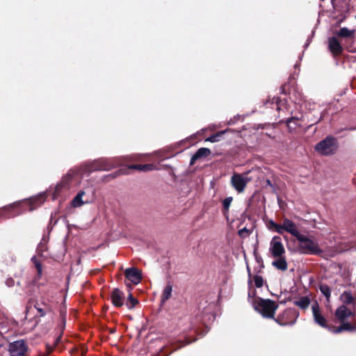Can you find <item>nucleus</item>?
<instances>
[{"label":"nucleus","mask_w":356,"mask_h":356,"mask_svg":"<svg viewBox=\"0 0 356 356\" xmlns=\"http://www.w3.org/2000/svg\"><path fill=\"white\" fill-rule=\"evenodd\" d=\"M42 197H35L6 205L0 208V217L3 218L16 217L23 213L26 207H29L30 211H32L42 204Z\"/></svg>","instance_id":"f257e3e1"},{"label":"nucleus","mask_w":356,"mask_h":356,"mask_svg":"<svg viewBox=\"0 0 356 356\" xmlns=\"http://www.w3.org/2000/svg\"><path fill=\"white\" fill-rule=\"evenodd\" d=\"M253 306L261 316L266 318H274L275 312L278 309V304L270 299H264L257 297L253 300Z\"/></svg>","instance_id":"f03ea898"},{"label":"nucleus","mask_w":356,"mask_h":356,"mask_svg":"<svg viewBox=\"0 0 356 356\" xmlns=\"http://www.w3.org/2000/svg\"><path fill=\"white\" fill-rule=\"evenodd\" d=\"M339 144L337 140L333 136H328L324 140L315 145V151L321 155L330 156L336 153Z\"/></svg>","instance_id":"7ed1b4c3"},{"label":"nucleus","mask_w":356,"mask_h":356,"mask_svg":"<svg viewBox=\"0 0 356 356\" xmlns=\"http://www.w3.org/2000/svg\"><path fill=\"white\" fill-rule=\"evenodd\" d=\"M296 238L298 241V248L301 253L320 254L322 252V250L318 247V243L307 236L300 233Z\"/></svg>","instance_id":"20e7f679"},{"label":"nucleus","mask_w":356,"mask_h":356,"mask_svg":"<svg viewBox=\"0 0 356 356\" xmlns=\"http://www.w3.org/2000/svg\"><path fill=\"white\" fill-rule=\"evenodd\" d=\"M299 313L295 309L288 308L278 314L277 317L274 316L273 319L281 326L293 325L296 322Z\"/></svg>","instance_id":"39448f33"},{"label":"nucleus","mask_w":356,"mask_h":356,"mask_svg":"<svg viewBox=\"0 0 356 356\" xmlns=\"http://www.w3.org/2000/svg\"><path fill=\"white\" fill-rule=\"evenodd\" d=\"M115 167V163L112 159H99L95 160L87 167V172L91 173L95 171H108Z\"/></svg>","instance_id":"423d86ee"},{"label":"nucleus","mask_w":356,"mask_h":356,"mask_svg":"<svg viewBox=\"0 0 356 356\" xmlns=\"http://www.w3.org/2000/svg\"><path fill=\"white\" fill-rule=\"evenodd\" d=\"M125 285L129 290L133 289L132 284L136 285L142 280V273L137 268H127L124 272Z\"/></svg>","instance_id":"0eeeda50"},{"label":"nucleus","mask_w":356,"mask_h":356,"mask_svg":"<svg viewBox=\"0 0 356 356\" xmlns=\"http://www.w3.org/2000/svg\"><path fill=\"white\" fill-rule=\"evenodd\" d=\"M28 346L24 340H17L8 344V351L10 356H25Z\"/></svg>","instance_id":"6e6552de"},{"label":"nucleus","mask_w":356,"mask_h":356,"mask_svg":"<svg viewBox=\"0 0 356 356\" xmlns=\"http://www.w3.org/2000/svg\"><path fill=\"white\" fill-rule=\"evenodd\" d=\"M270 252L273 257H280L285 254V249L281 237L275 236L270 241Z\"/></svg>","instance_id":"1a4fd4ad"},{"label":"nucleus","mask_w":356,"mask_h":356,"mask_svg":"<svg viewBox=\"0 0 356 356\" xmlns=\"http://www.w3.org/2000/svg\"><path fill=\"white\" fill-rule=\"evenodd\" d=\"M75 172L70 170L64 177H63L60 183H58L55 188V193L60 195L64 190H69L74 180Z\"/></svg>","instance_id":"9d476101"},{"label":"nucleus","mask_w":356,"mask_h":356,"mask_svg":"<svg viewBox=\"0 0 356 356\" xmlns=\"http://www.w3.org/2000/svg\"><path fill=\"white\" fill-rule=\"evenodd\" d=\"M40 277L35 275L33 277L26 280V285L24 287V294L27 296H35L36 289H39L38 280Z\"/></svg>","instance_id":"9b49d317"},{"label":"nucleus","mask_w":356,"mask_h":356,"mask_svg":"<svg viewBox=\"0 0 356 356\" xmlns=\"http://www.w3.org/2000/svg\"><path fill=\"white\" fill-rule=\"evenodd\" d=\"M284 231L291 234L294 237H296L300 234L297 225L287 218L283 219V222L281 225V234H282Z\"/></svg>","instance_id":"f8f14e48"},{"label":"nucleus","mask_w":356,"mask_h":356,"mask_svg":"<svg viewBox=\"0 0 356 356\" xmlns=\"http://www.w3.org/2000/svg\"><path fill=\"white\" fill-rule=\"evenodd\" d=\"M312 313L314 316V321L324 328H327L329 330H331V327L327 325V320L325 318L321 315L320 313V309L318 302H315L312 305Z\"/></svg>","instance_id":"ddd939ff"},{"label":"nucleus","mask_w":356,"mask_h":356,"mask_svg":"<svg viewBox=\"0 0 356 356\" xmlns=\"http://www.w3.org/2000/svg\"><path fill=\"white\" fill-rule=\"evenodd\" d=\"M231 182L233 187L238 193H241L244 191L248 182V179L247 178H244L240 174H234L231 178Z\"/></svg>","instance_id":"4468645a"},{"label":"nucleus","mask_w":356,"mask_h":356,"mask_svg":"<svg viewBox=\"0 0 356 356\" xmlns=\"http://www.w3.org/2000/svg\"><path fill=\"white\" fill-rule=\"evenodd\" d=\"M334 315L340 322H343L345 321L348 317L353 316L354 312L349 309L346 305H342L336 309Z\"/></svg>","instance_id":"2eb2a0df"},{"label":"nucleus","mask_w":356,"mask_h":356,"mask_svg":"<svg viewBox=\"0 0 356 356\" xmlns=\"http://www.w3.org/2000/svg\"><path fill=\"white\" fill-rule=\"evenodd\" d=\"M111 299L115 307H121L124 305V293L118 288L114 289L111 292Z\"/></svg>","instance_id":"dca6fc26"},{"label":"nucleus","mask_w":356,"mask_h":356,"mask_svg":"<svg viewBox=\"0 0 356 356\" xmlns=\"http://www.w3.org/2000/svg\"><path fill=\"white\" fill-rule=\"evenodd\" d=\"M300 122V120L298 118L292 117L286 119V125L290 134H292L293 132L299 133L302 131Z\"/></svg>","instance_id":"f3484780"},{"label":"nucleus","mask_w":356,"mask_h":356,"mask_svg":"<svg viewBox=\"0 0 356 356\" xmlns=\"http://www.w3.org/2000/svg\"><path fill=\"white\" fill-rule=\"evenodd\" d=\"M211 154V151L207 147L199 148L192 156L190 161V165H193L195 162L201 159L207 158Z\"/></svg>","instance_id":"a211bd4d"},{"label":"nucleus","mask_w":356,"mask_h":356,"mask_svg":"<svg viewBox=\"0 0 356 356\" xmlns=\"http://www.w3.org/2000/svg\"><path fill=\"white\" fill-rule=\"evenodd\" d=\"M329 49L334 56H339L343 52V47L335 37L329 38Z\"/></svg>","instance_id":"6ab92c4d"},{"label":"nucleus","mask_w":356,"mask_h":356,"mask_svg":"<svg viewBox=\"0 0 356 356\" xmlns=\"http://www.w3.org/2000/svg\"><path fill=\"white\" fill-rule=\"evenodd\" d=\"M343 331L354 332L356 331V324H351L348 322H341V325L337 327H334L332 332L337 334Z\"/></svg>","instance_id":"aec40b11"},{"label":"nucleus","mask_w":356,"mask_h":356,"mask_svg":"<svg viewBox=\"0 0 356 356\" xmlns=\"http://www.w3.org/2000/svg\"><path fill=\"white\" fill-rule=\"evenodd\" d=\"M218 127L216 126V125H210L208 127L202 129L201 131H202V134H204L205 132H207V131H209L211 134H227V133H229V132L230 133H234L235 132L234 130L229 129H224V130H218ZM241 131H242L241 130L236 131V132L237 134H239Z\"/></svg>","instance_id":"412c9836"},{"label":"nucleus","mask_w":356,"mask_h":356,"mask_svg":"<svg viewBox=\"0 0 356 356\" xmlns=\"http://www.w3.org/2000/svg\"><path fill=\"white\" fill-rule=\"evenodd\" d=\"M172 284L170 281L167 282L166 286L163 290L161 296V302L164 304L167 300H168L172 296Z\"/></svg>","instance_id":"4be33fe9"},{"label":"nucleus","mask_w":356,"mask_h":356,"mask_svg":"<svg viewBox=\"0 0 356 356\" xmlns=\"http://www.w3.org/2000/svg\"><path fill=\"white\" fill-rule=\"evenodd\" d=\"M275 258L277 259L273 261L272 265L277 270L285 271L288 267L285 256Z\"/></svg>","instance_id":"5701e85b"},{"label":"nucleus","mask_w":356,"mask_h":356,"mask_svg":"<svg viewBox=\"0 0 356 356\" xmlns=\"http://www.w3.org/2000/svg\"><path fill=\"white\" fill-rule=\"evenodd\" d=\"M341 300L344 305H355L356 300L350 291H344L340 297Z\"/></svg>","instance_id":"b1692460"},{"label":"nucleus","mask_w":356,"mask_h":356,"mask_svg":"<svg viewBox=\"0 0 356 356\" xmlns=\"http://www.w3.org/2000/svg\"><path fill=\"white\" fill-rule=\"evenodd\" d=\"M43 307H40V303L36 301L34 307L37 309L40 317L44 316L47 313L51 311V307L47 303L42 302Z\"/></svg>","instance_id":"393cba45"},{"label":"nucleus","mask_w":356,"mask_h":356,"mask_svg":"<svg viewBox=\"0 0 356 356\" xmlns=\"http://www.w3.org/2000/svg\"><path fill=\"white\" fill-rule=\"evenodd\" d=\"M154 165L153 164H133L128 165L127 170H137L139 171L147 172L153 170Z\"/></svg>","instance_id":"a878e982"},{"label":"nucleus","mask_w":356,"mask_h":356,"mask_svg":"<svg viewBox=\"0 0 356 356\" xmlns=\"http://www.w3.org/2000/svg\"><path fill=\"white\" fill-rule=\"evenodd\" d=\"M84 194L85 192L83 191H80L72 200V206L74 207H79L82 206L84 203L88 202V200L85 202L82 200V197L84 195Z\"/></svg>","instance_id":"bb28decb"},{"label":"nucleus","mask_w":356,"mask_h":356,"mask_svg":"<svg viewBox=\"0 0 356 356\" xmlns=\"http://www.w3.org/2000/svg\"><path fill=\"white\" fill-rule=\"evenodd\" d=\"M355 30H349L346 27H343L337 33L338 37L340 38H354Z\"/></svg>","instance_id":"cd10ccee"},{"label":"nucleus","mask_w":356,"mask_h":356,"mask_svg":"<svg viewBox=\"0 0 356 356\" xmlns=\"http://www.w3.org/2000/svg\"><path fill=\"white\" fill-rule=\"evenodd\" d=\"M294 305L302 309H307L310 304V299L307 296L301 297L299 300L294 301Z\"/></svg>","instance_id":"c85d7f7f"},{"label":"nucleus","mask_w":356,"mask_h":356,"mask_svg":"<svg viewBox=\"0 0 356 356\" xmlns=\"http://www.w3.org/2000/svg\"><path fill=\"white\" fill-rule=\"evenodd\" d=\"M139 303L137 298H134L132 293L129 291V294L126 302V305L128 309H131L135 307L136 305Z\"/></svg>","instance_id":"c756f323"},{"label":"nucleus","mask_w":356,"mask_h":356,"mask_svg":"<svg viewBox=\"0 0 356 356\" xmlns=\"http://www.w3.org/2000/svg\"><path fill=\"white\" fill-rule=\"evenodd\" d=\"M233 201L232 197H227L222 201V212L223 215L227 216L229 211V207Z\"/></svg>","instance_id":"7c9ffc66"},{"label":"nucleus","mask_w":356,"mask_h":356,"mask_svg":"<svg viewBox=\"0 0 356 356\" xmlns=\"http://www.w3.org/2000/svg\"><path fill=\"white\" fill-rule=\"evenodd\" d=\"M320 291L324 295L327 300L329 301L331 296V289L329 286L321 284L318 286Z\"/></svg>","instance_id":"2f4dec72"},{"label":"nucleus","mask_w":356,"mask_h":356,"mask_svg":"<svg viewBox=\"0 0 356 356\" xmlns=\"http://www.w3.org/2000/svg\"><path fill=\"white\" fill-rule=\"evenodd\" d=\"M32 262L34 264L36 270H37V275L38 277H41L42 274V266L41 263L38 260V259L35 257H33L31 259Z\"/></svg>","instance_id":"473e14b6"},{"label":"nucleus","mask_w":356,"mask_h":356,"mask_svg":"<svg viewBox=\"0 0 356 356\" xmlns=\"http://www.w3.org/2000/svg\"><path fill=\"white\" fill-rule=\"evenodd\" d=\"M267 227L269 229H273L277 233L281 234V225L276 223L273 220H268Z\"/></svg>","instance_id":"72a5a7b5"},{"label":"nucleus","mask_w":356,"mask_h":356,"mask_svg":"<svg viewBox=\"0 0 356 356\" xmlns=\"http://www.w3.org/2000/svg\"><path fill=\"white\" fill-rule=\"evenodd\" d=\"M286 100L285 99H281L277 98L276 102L277 110L280 112L281 111H284V108H286Z\"/></svg>","instance_id":"f704fd0d"},{"label":"nucleus","mask_w":356,"mask_h":356,"mask_svg":"<svg viewBox=\"0 0 356 356\" xmlns=\"http://www.w3.org/2000/svg\"><path fill=\"white\" fill-rule=\"evenodd\" d=\"M252 279H253V281L254 282V285L256 287L261 288L263 286L264 280L261 276L256 275L253 276Z\"/></svg>","instance_id":"c9c22d12"},{"label":"nucleus","mask_w":356,"mask_h":356,"mask_svg":"<svg viewBox=\"0 0 356 356\" xmlns=\"http://www.w3.org/2000/svg\"><path fill=\"white\" fill-rule=\"evenodd\" d=\"M123 159L126 162L139 161L142 160V156L141 155L127 156L124 157Z\"/></svg>","instance_id":"e433bc0d"},{"label":"nucleus","mask_w":356,"mask_h":356,"mask_svg":"<svg viewBox=\"0 0 356 356\" xmlns=\"http://www.w3.org/2000/svg\"><path fill=\"white\" fill-rule=\"evenodd\" d=\"M222 135H210V136L205 139V141L211 143H216L220 140V138Z\"/></svg>","instance_id":"4c0bfd02"},{"label":"nucleus","mask_w":356,"mask_h":356,"mask_svg":"<svg viewBox=\"0 0 356 356\" xmlns=\"http://www.w3.org/2000/svg\"><path fill=\"white\" fill-rule=\"evenodd\" d=\"M6 284L8 286V287H11L13 286H14L15 284V281L13 278H8L6 281Z\"/></svg>","instance_id":"58836bf2"},{"label":"nucleus","mask_w":356,"mask_h":356,"mask_svg":"<svg viewBox=\"0 0 356 356\" xmlns=\"http://www.w3.org/2000/svg\"><path fill=\"white\" fill-rule=\"evenodd\" d=\"M286 87H287V83H284L283 85H282L281 86V92L284 95H287L289 93V92L287 91L286 90Z\"/></svg>","instance_id":"ea45409f"},{"label":"nucleus","mask_w":356,"mask_h":356,"mask_svg":"<svg viewBox=\"0 0 356 356\" xmlns=\"http://www.w3.org/2000/svg\"><path fill=\"white\" fill-rule=\"evenodd\" d=\"M244 232H246V233H248V229L246 227H244V228H243V229H240V230L238 231V235H239V236H242V235H243V234Z\"/></svg>","instance_id":"a19ab883"},{"label":"nucleus","mask_w":356,"mask_h":356,"mask_svg":"<svg viewBox=\"0 0 356 356\" xmlns=\"http://www.w3.org/2000/svg\"><path fill=\"white\" fill-rule=\"evenodd\" d=\"M190 343H191L190 341H180V343H181V344H180V346H179L177 347V348H181V347H184V346H185L186 345L189 344Z\"/></svg>","instance_id":"79ce46f5"},{"label":"nucleus","mask_w":356,"mask_h":356,"mask_svg":"<svg viewBox=\"0 0 356 356\" xmlns=\"http://www.w3.org/2000/svg\"><path fill=\"white\" fill-rule=\"evenodd\" d=\"M266 185L270 186V187H273V184H272V183H271V181H270L269 179H267V180L266 181Z\"/></svg>","instance_id":"37998d69"},{"label":"nucleus","mask_w":356,"mask_h":356,"mask_svg":"<svg viewBox=\"0 0 356 356\" xmlns=\"http://www.w3.org/2000/svg\"><path fill=\"white\" fill-rule=\"evenodd\" d=\"M60 339H61V335L58 336V337L56 339V340H55V343H56V344L58 343V342H59V341L60 340Z\"/></svg>","instance_id":"c03bdc74"},{"label":"nucleus","mask_w":356,"mask_h":356,"mask_svg":"<svg viewBox=\"0 0 356 356\" xmlns=\"http://www.w3.org/2000/svg\"><path fill=\"white\" fill-rule=\"evenodd\" d=\"M118 174V172H115L113 175H110V176H112L113 178H115L117 176Z\"/></svg>","instance_id":"a18cd8bd"},{"label":"nucleus","mask_w":356,"mask_h":356,"mask_svg":"<svg viewBox=\"0 0 356 356\" xmlns=\"http://www.w3.org/2000/svg\"><path fill=\"white\" fill-rule=\"evenodd\" d=\"M243 130H248V131H251L250 130V129L251 128V127H250L247 128V127H245V126H243Z\"/></svg>","instance_id":"49530a36"},{"label":"nucleus","mask_w":356,"mask_h":356,"mask_svg":"<svg viewBox=\"0 0 356 356\" xmlns=\"http://www.w3.org/2000/svg\"><path fill=\"white\" fill-rule=\"evenodd\" d=\"M86 350L82 349V350H81V355H82V356L85 355V354H86Z\"/></svg>","instance_id":"de8ad7c7"},{"label":"nucleus","mask_w":356,"mask_h":356,"mask_svg":"<svg viewBox=\"0 0 356 356\" xmlns=\"http://www.w3.org/2000/svg\"><path fill=\"white\" fill-rule=\"evenodd\" d=\"M271 127V125H270V124H268V125H262L261 128V129H264V127Z\"/></svg>","instance_id":"09e8293b"},{"label":"nucleus","mask_w":356,"mask_h":356,"mask_svg":"<svg viewBox=\"0 0 356 356\" xmlns=\"http://www.w3.org/2000/svg\"><path fill=\"white\" fill-rule=\"evenodd\" d=\"M248 272L249 277H250L251 276V273H250V268L248 267Z\"/></svg>","instance_id":"8fccbe9b"},{"label":"nucleus","mask_w":356,"mask_h":356,"mask_svg":"<svg viewBox=\"0 0 356 356\" xmlns=\"http://www.w3.org/2000/svg\"><path fill=\"white\" fill-rule=\"evenodd\" d=\"M52 222H54V220H53V214H51V218H50V223H51Z\"/></svg>","instance_id":"3c124183"},{"label":"nucleus","mask_w":356,"mask_h":356,"mask_svg":"<svg viewBox=\"0 0 356 356\" xmlns=\"http://www.w3.org/2000/svg\"><path fill=\"white\" fill-rule=\"evenodd\" d=\"M349 129H350V130H355V129H356V127H354V128L350 127Z\"/></svg>","instance_id":"603ef678"},{"label":"nucleus","mask_w":356,"mask_h":356,"mask_svg":"<svg viewBox=\"0 0 356 356\" xmlns=\"http://www.w3.org/2000/svg\"><path fill=\"white\" fill-rule=\"evenodd\" d=\"M312 127H313V124L309 125V126L307 127V129L312 128Z\"/></svg>","instance_id":"864d4df0"},{"label":"nucleus","mask_w":356,"mask_h":356,"mask_svg":"<svg viewBox=\"0 0 356 356\" xmlns=\"http://www.w3.org/2000/svg\"><path fill=\"white\" fill-rule=\"evenodd\" d=\"M40 307H43L42 302L41 303H40Z\"/></svg>","instance_id":"5fc2aeb1"},{"label":"nucleus","mask_w":356,"mask_h":356,"mask_svg":"<svg viewBox=\"0 0 356 356\" xmlns=\"http://www.w3.org/2000/svg\"><path fill=\"white\" fill-rule=\"evenodd\" d=\"M17 286H20V285H21V284H20V282H17Z\"/></svg>","instance_id":"6e6d98bb"},{"label":"nucleus","mask_w":356,"mask_h":356,"mask_svg":"<svg viewBox=\"0 0 356 356\" xmlns=\"http://www.w3.org/2000/svg\"><path fill=\"white\" fill-rule=\"evenodd\" d=\"M256 293V291L255 290H253V295L254 296Z\"/></svg>","instance_id":"4d7b16f0"}]
</instances>
